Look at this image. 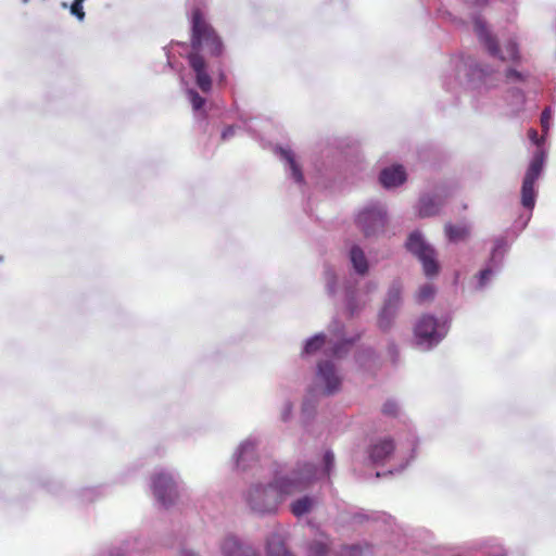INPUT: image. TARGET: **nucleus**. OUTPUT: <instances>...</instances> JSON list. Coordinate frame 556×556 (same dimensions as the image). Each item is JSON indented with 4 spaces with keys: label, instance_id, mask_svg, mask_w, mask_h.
I'll use <instances>...</instances> for the list:
<instances>
[{
    "label": "nucleus",
    "instance_id": "11",
    "mask_svg": "<svg viewBox=\"0 0 556 556\" xmlns=\"http://www.w3.org/2000/svg\"><path fill=\"white\" fill-rule=\"evenodd\" d=\"M318 379L325 384V394L330 395L337 392L341 386V379L337 375L331 362L318 364Z\"/></svg>",
    "mask_w": 556,
    "mask_h": 556
},
{
    "label": "nucleus",
    "instance_id": "28",
    "mask_svg": "<svg viewBox=\"0 0 556 556\" xmlns=\"http://www.w3.org/2000/svg\"><path fill=\"white\" fill-rule=\"evenodd\" d=\"M85 0H74V2L72 3L70 10H71V13L77 17L78 21H84L85 18V11H84V8H83V2Z\"/></svg>",
    "mask_w": 556,
    "mask_h": 556
},
{
    "label": "nucleus",
    "instance_id": "30",
    "mask_svg": "<svg viewBox=\"0 0 556 556\" xmlns=\"http://www.w3.org/2000/svg\"><path fill=\"white\" fill-rule=\"evenodd\" d=\"M362 552L358 545L343 546L340 556H356Z\"/></svg>",
    "mask_w": 556,
    "mask_h": 556
},
{
    "label": "nucleus",
    "instance_id": "10",
    "mask_svg": "<svg viewBox=\"0 0 556 556\" xmlns=\"http://www.w3.org/2000/svg\"><path fill=\"white\" fill-rule=\"evenodd\" d=\"M357 223L362 227L365 236H370L376 229L383 227L384 215L379 207H367L357 216Z\"/></svg>",
    "mask_w": 556,
    "mask_h": 556
},
{
    "label": "nucleus",
    "instance_id": "16",
    "mask_svg": "<svg viewBox=\"0 0 556 556\" xmlns=\"http://www.w3.org/2000/svg\"><path fill=\"white\" fill-rule=\"evenodd\" d=\"M268 556H292L286 548L282 536L278 533L271 534L267 540Z\"/></svg>",
    "mask_w": 556,
    "mask_h": 556
},
{
    "label": "nucleus",
    "instance_id": "35",
    "mask_svg": "<svg viewBox=\"0 0 556 556\" xmlns=\"http://www.w3.org/2000/svg\"><path fill=\"white\" fill-rule=\"evenodd\" d=\"M233 132H235L233 127H231V126L226 127V128L223 130V132H222V139H223V140L227 139L228 137L232 136V135H233Z\"/></svg>",
    "mask_w": 556,
    "mask_h": 556
},
{
    "label": "nucleus",
    "instance_id": "18",
    "mask_svg": "<svg viewBox=\"0 0 556 556\" xmlns=\"http://www.w3.org/2000/svg\"><path fill=\"white\" fill-rule=\"evenodd\" d=\"M444 230L447 239L451 242L463 241L469 235V229L466 226H455L452 224H446Z\"/></svg>",
    "mask_w": 556,
    "mask_h": 556
},
{
    "label": "nucleus",
    "instance_id": "22",
    "mask_svg": "<svg viewBox=\"0 0 556 556\" xmlns=\"http://www.w3.org/2000/svg\"><path fill=\"white\" fill-rule=\"evenodd\" d=\"M401 291L402 288L400 282H394L388 291V298L384 305L396 311L401 301Z\"/></svg>",
    "mask_w": 556,
    "mask_h": 556
},
{
    "label": "nucleus",
    "instance_id": "20",
    "mask_svg": "<svg viewBox=\"0 0 556 556\" xmlns=\"http://www.w3.org/2000/svg\"><path fill=\"white\" fill-rule=\"evenodd\" d=\"M313 507V500L308 496H304L302 498H299L294 501L291 504V513L296 516L301 517L305 514H307Z\"/></svg>",
    "mask_w": 556,
    "mask_h": 556
},
{
    "label": "nucleus",
    "instance_id": "24",
    "mask_svg": "<svg viewBox=\"0 0 556 556\" xmlns=\"http://www.w3.org/2000/svg\"><path fill=\"white\" fill-rule=\"evenodd\" d=\"M282 156L285 157V160L289 163L290 165V168H291V172H292V176L294 178V180L296 182H302L303 181V174L301 172V168L299 167V165L296 164L295 160H294V156L292 154L291 151H287V150H283L282 151Z\"/></svg>",
    "mask_w": 556,
    "mask_h": 556
},
{
    "label": "nucleus",
    "instance_id": "19",
    "mask_svg": "<svg viewBox=\"0 0 556 556\" xmlns=\"http://www.w3.org/2000/svg\"><path fill=\"white\" fill-rule=\"evenodd\" d=\"M395 313V309L383 305L378 317V326L381 330L387 331L391 328Z\"/></svg>",
    "mask_w": 556,
    "mask_h": 556
},
{
    "label": "nucleus",
    "instance_id": "12",
    "mask_svg": "<svg viewBox=\"0 0 556 556\" xmlns=\"http://www.w3.org/2000/svg\"><path fill=\"white\" fill-rule=\"evenodd\" d=\"M395 450L394 441L391 438H382L369 447V458L375 464L386 463Z\"/></svg>",
    "mask_w": 556,
    "mask_h": 556
},
{
    "label": "nucleus",
    "instance_id": "27",
    "mask_svg": "<svg viewBox=\"0 0 556 556\" xmlns=\"http://www.w3.org/2000/svg\"><path fill=\"white\" fill-rule=\"evenodd\" d=\"M192 109L194 111L201 110L205 104V99L201 97L195 90L188 91Z\"/></svg>",
    "mask_w": 556,
    "mask_h": 556
},
{
    "label": "nucleus",
    "instance_id": "17",
    "mask_svg": "<svg viewBox=\"0 0 556 556\" xmlns=\"http://www.w3.org/2000/svg\"><path fill=\"white\" fill-rule=\"evenodd\" d=\"M248 462H256L255 445L251 442H244L240 445L237 456V466L245 470Z\"/></svg>",
    "mask_w": 556,
    "mask_h": 556
},
{
    "label": "nucleus",
    "instance_id": "32",
    "mask_svg": "<svg viewBox=\"0 0 556 556\" xmlns=\"http://www.w3.org/2000/svg\"><path fill=\"white\" fill-rule=\"evenodd\" d=\"M382 412L384 415L393 416L397 413V406L394 402H387L382 407Z\"/></svg>",
    "mask_w": 556,
    "mask_h": 556
},
{
    "label": "nucleus",
    "instance_id": "2",
    "mask_svg": "<svg viewBox=\"0 0 556 556\" xmlns=\"http://www.w3.org/2000/svg\"><path fill=\"white\" fill-rule=\"evenodd\" d=\"M190 45L192 52L200 53V51L205 50L213 56H219L224 50L220 37L204 18L200 9L192 11Z\"/></svg>",
    "mask_w": 556,
    "mask_h": 556
},
{
    "label": "nucleus",
    "instance_id": "1",
    "mask_svg": "<svg viewBox=\"0 0 556 556\" xmlns=\"http://www.w3.org/2000/svg\"><path fill=\"white\" fill-rule=\"evenodd\" d=\"M317 470L314 465H298L289 475L279 477L274 483L253 484L244 495L250 509L258 515L275 514L286 495L301 492L315 479Z\"/></svg>",
    "mask_w": 556,
    "mask_h": 556
},
{
    "label": "nucleus",
    "instance_id": "7",
    "mask_svg": "<svg viewBox=\"0 0 556 556\" xmlns=\"http://www.w3.org/2000/svg\"><path fill=\"white\" fill-rule=\"evenodd\" d=\"M152 491L163 506L173 504L178 496L176 483L172 476L165 472H159L152 477Z\"/></svg>",
    "mask_w": 556,
    "mask_h": 556
},
{
    "label": "nucleus",
    "instance_id": "34",
    "mask_svg": "<svg viewBox=\"0 0 556 556\" xmlns=\"http://www.w3.org/2000/svg\"><path fill=\"white\" fill-rule=\"evenodd\" d=\"M492 275V270L486 268V269H483L480 271L479 274V280H480V286H484L485 282L489 280L490 276Z\"/></svg>",
    "mask_w": 556,
    "mask_h": 556
},
{
    "label": "nucleus",
    "instance_id": "38",
    "mask_svg": "<svg viewBox=\"0 0 556 556\" xmlns=\"http://www.w3.org/2000/svg\"><path fill=\"white\" fill-rule=\"evenodd\" d=\"M473 4L476 7H484L488 4V0H475Z\"/></svg>",
    "mask_w": 556,
    "mask_h": 556
},
{
    "label": "nucleus",
    "instance_id": "29",
    "mask_svg": "<svg viewBox=\"0 0 556 556\" xmlns=\"http://www.w3.org/2000/svg\"><path fill=\"white\" fill-rule=\"evenodd\" d=\"M324 464H325V469H324V475L326 476H330V472L333 468V465H334V455L332 452L330 451H327L324 455Z\"/></svg>",
    "mask_w": 556,
    "mask_h": 556
},
{
    "label": "nucleus",
    "instance_id": "31",
    "mask_svg": "<svg viewBox=\"0 0 556 556\" xmlns=\"http://www.w3.org/2000/svg\"><path fill=\"white\" fill-rule=\"evenodd\" d=\"M552 118V113L548 108H546L541 115V125L543 128V131H547L549 127V121Z\"/></svg>",
    "mask_w": 556,
    "mask_h": 556
},
{
    "label": "nucleus",
    "instance_id": "9",
    "mask_svg": "<svg viewBox=\"0 0 556 556\" xmlns=\"http://www.w3.org/2000/svg\"><path fill=\"white\" fill-rule=\"evenodd\" d=\"M187 59L190 67L195 74V83L198 87L203 92H208L212 89V79L207 73V66L204 58L198 52H190Z\"/></svg>",
    "mask_w": 556,
    "mask_h": 556
},
{
    "label": "nucleus",
    "instance_id": "36",
    "mask_svg": "<svg viewBox=\"0 0 556 556\" xmlns=\"http://www.w3.org/2000/svg\"><path fill=\"white\" fill-rule=\"evenodd\" d=\"M528 137L534 143H536V144L539 143V135H538V131L535 129H530L528 131Z\"/></svg>",
    "mask_w": 556,
    "mask_h": 556
},
{
    "label": "nucleus",
    "instance_id": "23",
    "mask_svg": "<svg viewBox=\"0 0 556 556\" xmlns=\"http://www.w3.org/2000/svg\"><path fill=\"white\" fill-rule=\"evenodd\" d=\"M326 342V337L323 333L316 334L309 340H307L304 346L305 354H314L319 351Z\"/></svg>",
    "mask_w": 556,
    "mask_h": 556
},
{
    "label": "nucleus",
    "instance_id": "40",
    "mask_svg": "<svg viewBox=\"0 0 556 556\" xmlns=\"http://www.w3.org/2000/svg\"><path fill=\"white\" fill-rule=\"evenodd\" d=\"M185 556H193V555H189V554H187V555H185Z\"/></svg>",
    "mask_w": 556,
    "mask_h": 556
},
{
    "label": "nucleus",
    "instance_id": "3",
    "mask_svg": "<svg viewBox=\"0 0 556 556\" xmlns=\"http://www.w3.org/2000/svg\"><path fill=\"white\" fill-rule=\"evenodd\" d=\"M447 333L445 323L432 315H422L414 326V338L417 345L431 349L443 340Z\"/></svg>",
    "mask_w": 556,
    "mask_h": 556
},
{
    "label": "nucleus",
    "instance_id": "39",
    "mask_svg": "<svg viewBox=\"0 0 556 556\" xmlns=\"http://www.w3.org/2000/svg\"><path fill=\"white\" fill-rule=\"evenodd\" d=\"M24 3L28 2V0H23Z\"/></svg>",
    "mask_w": 556,
    "mask_h": 556
},
{
    "label": "nucleus",
    "instance_id": "37",
    "mask_svg": "<svg viewBox=\"0 0 556 556\" xmlns=\"http://www.w3.org/2000/svg\"><path fill=\"white\" fill-rule=\"evenodd\" d=\"M290 413H291V405L290 404H286L282 419L287 420L289 415H290Z\"/></svg>",
    "mask_w": 556,
    "mask_h": 556
},
{
    "label": "nucleus",
    "instance_id": "14",
    "mask_svg": "<svg viewBox=\"0 0 556 556\" xmlns=\"http://www.w3.org/2000/svg\"><path fill=\"white\" fill-rule=\"evenodd\" d=\"M222 553L225 556H255L250 546H243L237 538L228 535L222 543Z\"/></svg>",
    "mask_w": 556,
    "mask_h": 556
},
{
    "label": "nucleus",
    "instance_id": "21",
    "mask_svg": "<svg viewBox=\"0 0 556 556\" xmlns=\"http://www.w3.org/2000/svg\"><path fill=\"white\" fill-rule=\"evenodd\" d=\"M441 203H437L432 198L425 197L420 200L419 215L422 217L431 216L438 213Z\"/></svg>",
    "mask_w": 556,
    "mask_h": 556
},
{
    "label": "nucleus",
    "instance_id": "33",
    "mask_svg": "<svg viewBox=\"0 0 556 556\" xmlns=\"http://www.w3.org/2000/svg\"><path fill=\"white\" fill-rule=\"evenodd\" d=\"M506 78L513 80H522L523 76L520 72L510 68L506 72Z\"/></svg>",
    "mask_w": 556,
    "mask_h": 556
},
{
    "label": "nucleus",
    "instance_id": "25",
    "mask_svg": "<svg viewBox=\"0 0 556 556\" xmlns=\"http://www.w3.org/2000/svg\"><path fill=\"white\" fill-rule=\"evenodd\" d=\"M434 293H435L434 287L430 283H427V285L420 287V289L418 290V292L416 294V300L419 303L429 301V300L433 299Z\"/></svg>",
    "mask_w": 556,
    "mask_h": 556
},
{
    "label": "nucleus",
    "instance_id": "8",
    "mask_svg": "<svg viewBox=\"0 0 556 556\" xmlns=\"http://www.w3.org/2000/svg\"><path fill=\"white\" fill-rule=\"evenodd\" d=\"M469 80L477 89H491L497 86L498 75L489 65L476 64L470 68Z\"/></svg>",
    "mask_w": 556,
    "mask_h": 556
},
{
    "label": "nucleus",
    "instance_id": "4",
    "mask_svg": "<svg viewBox=\"0 0 556 556\" xmlns=\"http://www.w3.org/2000/svg\"><path fill=\"white\" fill-rule=\"evenodd\" d=\"M407 250L413 253L422 264L427 277H433L439 273L435 251L427 244L420 233L413 232L406 242Z\"/></svg>",
    "mask_w": 556,
    "mask_h": 556
},
{
    "label": "nucleus",
    "instance_id": "13",
    "mask_svg": "<svg viewBox=\"0 0 556 556\" xmlns=\"http://www.w3.org/2000/svg\"><path fill=\"white\" fill-rule=\"evenodd\" d=\"M406 180V173L402 165H393L381 170L379 181L384 188H393Z\"/></svg>",
    "mask_w": 556,
    "mask_h": 556
},
{
    "label": "nucleus",
    "instance_id": "15",
    "mask_svg": "<svg viewBox=\"0 0 556 556\" xmlns=\"http://www.w3.org/2000/svg\"><path fill=\"white\" fill-rule=\"evenodd\" d=\"M350 260H351V263H352L355 271L358 275L364 276L368 273L367 257H366L364 251L359 247L353 245L351 248Z\"/></svg>",
    "mask_w": 556,
    "mask_h": 556
},
{
    "label": "nucleus",
    "instance_id": "6",
    "mask_svg": "<svg viewBox=\"0 0 556 556\" xmlns=\"http://www.w3.org/2000/svg\"><path fill=\"white\" fill-rule=\"evenodd\" d=\"M475 31L480 42L484 45L492 56H496L502 61H517L519 59L518 47L513 41L506 45V55L501 53L497 39L488 31L485 23L482 20L477 18L475 21Z\"/></svg>",
    "mask_w": 556,
    "mask_h": 556
},
{
    "label": "nucleus",
    "instance_id": "5",
    "mask_svg": "<svg viewBox=\"0 0 556 556\" xmlns=\"http://www.w3.org/2000/svg\"><path fill=\"white\" fill-rule=\"evenodd\" d=\"M544 164V152L536 151L526 172L521 187V204L528 210H532L535 205L534 185L539 179Z\"/></svg>",
    "mask_w": 556,
    "mask_h": 556
},
{
    "label": "nucleus",
    "instance_id": "26",
    "mask_svg": "<svg viewBox=\"0 0 556 556\" xmlns=\"http://www.w3.org/2000/svg\"><path fill=\"white\" fill-rule=\"evenodd\" d=\"M309 556H325L328 553L326 541H314L308 547Z\"/></svg>",
    "mask_w": 556,
    "mask_h": 556
}]
</instances>
